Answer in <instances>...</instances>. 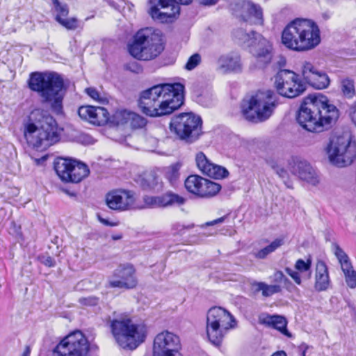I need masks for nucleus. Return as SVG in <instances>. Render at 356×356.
<instances>
[{
	"label": "nucleus",
	"instance_id": "1",
	"mask_svg": "<svg viewBox=\"0 0 356 356\" xmlns=\"http://www.w3.org/2000/svg\"><path fill=\"white\" fill-rule=\"evenodd\" d=\"M184 89L179 83L154 86L141 92L138 106L150 117L169 115L183 104Z\"/></svg>",
	"mask_w": 356,
	"mask_h": 356
},
{
	"label": "nucleus",
	"instance_id": "2",
	"mask_svg": "<svg viewBox=\"0 0 356 356\" xmlns=\"http://www.w3.org/2000/svg\"><path fill=\"white\" fill-rule=\"evenodd\" d=\"M339 110L329 103L327 97L317 95L307 97L301 104L297 121L311 132H321L339 118Z\"/></svg>",
	"mask_w": 356,
	"mask_h": 356
},
{
	"label": "nucleus",
	"instance_id": "3",
	"mask_svg": "<svg viewBox=\"0 0 356 356\" xmlns=\"http://www.w3.org/2000/svg\"><path fill=\"white\" fill-rule=\"evenodd\" d=\"M24 136L27 143L37 149H45L60 140L55 119L46 111L33 110L24 124Z\"/></svg>",
	"mask_w": 356,
	"mask_h": 356
},
{
	"label": "nucleus",
	"instance_id": "4",
	"mask_svg": "<svg viewBox=\"0 0 356 356\" xmlns=\"http://www.w3.org/2000/svg\"><path fill=\"white\" fill-rule=\"evenodd\" d=\"M321 42L320 30L312 20L297 18L289 23L282 33V43L296 51H306Z\"/></svg>",
	"mask_w": 356,
	"mask_h": 356
},
{
	"label": "nucleus",
	"instance_id": "5",
	"mask_svg": "<svg viewBox=\"0 0 356 356\" xmlns=\"http://www.w3.org/2000/svg\"><path fill=\"white\" fill-rule=\"evenodd\" d=\"M29 86L38 92L44 102L50 104L53 112L60 114L63 111V79L55 72H34L31 74Z\"/></svg>",
	"mask_w": 356,
	"mask_h": 356
},
{
	"label": "nucleus",
	"instance_id": "6",
	"mask_svg": "<svg viewBox=\"0 0 356 356\" xmlns=\"http://www.w3.org/2000/svg\"><path fill=\"white\" fill-rule=\"evenodd\" d=\"M164 49L162 34L152 28L139 30L128 45L129 54L138 60H150L159 56Z\"/></svg>",
	"mask_w": 356,
	"mask_h": 356
},
{
	"label": "nucleus",
	"instance_id": "7",
	"mask_svg": "<svg viewBox=\"0 0 356 356\" xmlns=\"http://www.w3.org/2000/svg\"><path fill=\"white\" fill-rule=\"evenodd\" d=\"M277 97L270 90L259 91L241 105L244 118L252 122H261L268 119L276 107Z\"/></svg>",
	"mask_w": 356,
	"mask_h": 356
},
{
	"label": "nucleus",
	"instance_id": "8",
	"mask_svg": "<svg viewBox=\"0 0 356 356\" xmlns=\"http://www.w3.org/2000/svg\"><path fill=\"white\" fill-rule=\"evenodd\" d=\"M232 34L237 42L251 47L250 51L258 68H264L271 62L273 45L268 39L255 31L247 32L243 28L235 29Z\"/></svg>",
	"mask_w": 356,
	"mask_h": 356
},
{
	"label": "nucleus",
	"instance_id": "9",
	"mask_svg": "<svg viewBox=\"0 0 356 356\" xmlns=\"http://www.w3.org/2000/svg\"><path fill=\"white\" fill-rule=\"evenodd\" d=\"M330 161L339 167L353 163L356 159V142L351 133L345 131L333 137L327 147Z\"/></svg>",
	"mask_w": 356,
	"mask_h": 356
},
{
	"label": "nucleus",
	"instance_id": "10",
	"mask_svg": "<svg viewBox=\"0 0 356 356\" xmlns=\"http://www.w3.org/2000/svg\"><path fill=\"white\" fill-rule=\"evenodd\" d=\"M232 315L220 307H211L207 316V334L211 343L220 346L227 331L235 326Z\"/></svg>",
	"mask_w": 356,
	"mask_h": 356
},
{
	"label": "nucleus",
	"instance_id": "11",
	"mask_svg": "<svg viewBox=\"0 0 356 356\" xmlns=\"http://www.w3.org/2000/svg\"><path fill=\"white\" fill-rule=\"evenodd\" d=\"M110 327L115 341L124 349H136L145 340V334L138 330V325L132 323L130 318L113 319Z\"/></svg>",
	"mask_w": 356,
	"mask_h": 356
},
{
	"label": "nucleus",
	"instance_id": "12",
	"mask_svg": "<svg viewBox=\"0 0 356 356\" xmlns=\"http://www.w3.org/2000/svg\"><path fill=\"white\" fill-rule=\"evenodd\" d=\"M53 356H95L87 338L79 330L63 339L53 350Z\"/></svg>",
	"mask_w": 356,
	"mask_h": 356
},
{
	"label": "nucleus",
	"instance_id": "13",
	"mask_svg": "<svg viewBox=\"0 0 356 356\" xmlns=\"http://www.w3.org/2000/svg\"><path fill=\"white\" fill-rule=\"evenodd\" d=\"M170 128L180 139L193 143L200 134L201 119L193 113H182L172 118Z\"/></svg>",
	"mask_w": 356,
	"mask_h": 356
},
{
	"label": "nucleus",
	"instance_id": "14",
	"mask_svg": "<svg viewBox=\"0 0 356 356\" xmlns=\"http://www.w3.org/2000/svg\"><path fill=\"white\" fill-rule=\"evenodd\" d=\"M274 84L278 94L287 98H295L306 89L299 75L289 70H280L275 76Z\"/></svg>",
	"mask_w": 356,
	"mask_h": 356
},
{
	"label": "nucleus",
	"instance_id": "15",
	"mask_svg": "<svg viewBox=\"0 0 356 356\" xmlns=\"http://www.w3.org/2000/svg\"><path fill=\"white\" fill-rule=\"evenodd\" d=\"M54 168L59 178H87L90 175L88 165L70 157H57Z\"/></svg>",
	"mask_w": 356,
	"mask_h": 356
},
{
	"label": "nucleus",
	"instance_id": "16",
	"mask_svg": "<svg viewBox=\"0 0 356 356\" xmlns=\"http://www.w3.org/2000/svg\"><path fill=\"white\" fill-rule=\"evenodd\" d=\"M192 0H149V14L161 22H170L179 14V4L188 5Z\"/></svg>",
	"mask_w": 356,
	"mask_h": 356
},
{
	"label": "nucleus",
	"instance_id": "17",
	"mask_svg": "<svg viewBox=\"0 0 356 356\" xmlns=\"http://www.w3.org/2000/svg\"><path fill=\"white\" fill-rule=\"evenodd\" d=\"M137 284L136 270L129 263L120 264L108 278V286L111 288L131 289Z\"/></svg>",
	"mask_w": 356,
	"mask_h": 356
},
{
	"label": "nucleus",
	"instance_id": "18",
	"mask_svg": "<svg viewBox=\"0 0 356 356\" xmlns=\"http://www.w3.org/2000/svg\"><path fill=\"white\" fill-rule=\"evenodd\" d=\"M135 193L125 189H115L106 195V205L113 210L127 211L134 208Z\"/></svg>",
	"mask_w": 356,
	"mask_h": 356
},
{
	"label": "nucleus",
	"instance_id": "19",
	"mask_svg": "<svg viewBox=\"0 0 356 356\" xmlns=\"http://www.w3.org/2000/svg\"><path fill=\"white\" fill-rule=\"evenodd\" d=\"M179 337L168 331L156 335L154 341L153 356H175L179 348Z\"/></svg>",
	"mask_w": 356,
	"mask_h": 356
},
{
	"label": "nucleus",
	"instance_id": "20",
	"mask_svg": "<svg viewBox=\"0 0 356 356\" xmlns=\"http://www.w3.org/2000/svg\"><path fill=\"white\" fill-rule=\"evenodd\" d=\"M184 186L189 193L200 197L213 196L221 188L219 184L211 179H185Z\"/></svg>",
	"mask_w": 356,
	"mask_h": 356
},
{
	"label": "nucleus",
	"instance_id": "21",
	"mask_svg": "<svg viewBox=\"0 0 356 356\" xmlns=\"http://www.w3.org/2000/svg\"><path fill=\"white\" fill-rule=\"evenodd\" d=\"M235 15L244 22L261 25L264 23L261 8L249 1L236 4Z\"/></svg>",
	"mask_w": 356,
	"mask_h": 356
},
{
	"label": "nucleus",
	"instance_id": "22",
	"mask_svg": "<svg viewBox=\"0 0 356 356\" xmlns=\"http://www.w3.org/2000/svg\"><path fill=\"white\" fill-rule=\"evenodd\" d=\"M78 115L82 120L98 126L106 124L110 119L109 113L102 106H80L78 109Z\"/></svg>",
	"mask_w": 356,
	"mask_h": 356
},
{
	"label": "nucleus",
	"instance_id": "23",
	"mask_svg": "<svg viewBox=\"0 0 356 356\" xmlns=\"http://www.w3.org/2000/svg\"><path fill=\"white\" fill-rule=\"evenodd\" d=\"M195 162L198 169L209 178H226L229 175L225 167L211 163L202 152L196 154Z\"/></svg>",
	"mask_w": 356,
	"mask_h": 356
},
{
	"label": "nucleus",
	"instance_id": "24",
	"mask_svg": "<svg viewBox=\"0 0 356 356\" xmlns=\"http://www.w3.org/2000/svg\"><path fill=\"white\" fill-rule=\"evenodd\" d=\"M143 202L145 206L140 207L141 209L167 207L173 205L181 206L185 203L186 199L177 194L168 192L161 196L145 195Z\"/></svg>",
	"mask_w": 356,
	"mask_h": 356
},
{
	"label": "nucleus",
	"instance_id": "25",
	"mask_svg": "<svg viewBox=\"0 0 356 356\" xmlns=\"http://www.w3.org/2000/svg\"><path fill=\"white\" fill-rule=\"evenodd\" d=\"M216 70L222 74L241 72L242 63L240 56L232 52L220 55L216 62Z\"/></svg>",
	"mask_w": 356,
	"mask_h": 356
},
{
	"label": "nucleus",
	"instance_id": "26",
	"mask_svg": "<svg viewBox=\"0 0 356 356\" xmlns=\"http://www.w3.org/2000/svg\"><path fill=\"white\" fill-rule=\"evenodd\" d=\"M52 10L55 13V20L67 30H75L78 28V19L76 17L67 18L69 7L67 3L59 0H51Z\"/></svg>",
	"mask_w": 356,
	"mask_h": 356
},
{
	"label": "nucleus",
	"instance_id": "27",
	"mask_svg": "<svg viewBox=\"0 0 356 356\" xmlns=\"http://www.w3.org/2000/svg\"><path fill=\"white\" fill-rule=\"evenodd\" d=\"M259 321L262 324L279 330L284 335L288 337H291V333L286 328L287 321L284 317L278 315H266L262 318L260 317Z\"/></svg>",
	"mask_w": 356,
	"mask_h": 356
},
{
	"label": "nucleus",
	"instance_id": "28",
	"mask_svg": "<svg viewBox=\"0 0 356 356\" xmlns=\"http://www.w3.org/2000/svg\"><path fill=\"white\" fill-rule=\"evenodd\" d=\"M330 284L328 271L325 262L318 261L316 268L315 289L318 291H325Z\"/></svg>",
	"mask_w": 356,
	"mask_h": 356
},
{
	"label": "nucleus",
	"instance_id": "29",
	"mask_svg": "<svg viewBox=\"0 0 356 356\" xmlns=\"http://www.w3.org/2000/svg\"><path fill=\"white\" fill-rule=\"evenodd\" d=\"M292 172L298 178H314V170L305 160L298 159L294 161Z\"/></svg>",
	"mask_w": 356,
	"mask_h": 356
},
{
	"label": "nucleus",
	"instance_id": "30",
	"mask_svg": "<svg viewBox=\"0 0 356 356\" xmlns=\"http://www.w3.org/2000/svg\"><path fill=\"white\" fill-rule=\"evenodd\" d=\"M82 179H60L56 186L60 191L70 196H75L79 187V184Z\"/></svg>",
	"mask_w": 356,
	"mask_h": 356
},
{
	"label": "nucleus",
	"instance_id": "31",
	"mask_svg": "<svg viewBox=\"0 0 356 356\" xmlns=\"http://www.w3.org/2000/svg\"><path fill=\"white\" fill-rule=\"evenodd\" d=\"M141 189L149 193H159L163 190V184L158 179H135Z\"/></svg>",
	"mask_w": 356,
	"mask_h": 356
},
{
	"label": "nucleus",
	"instance_id": "32",
	"mask_svg": "<svg viewBox=\"0 0 356 356\" xmlns=\"http://www.w3.org/2000/svg\"><path fill=\"white\" fill-rule=\"evenodd\" d=\"M252 287L255 292L261 291L264 297H269L281 291V287L279 285H268L261 282H252Z\"/></svg>",
	"mask_w": 356,
	"mask_h": 356
},
{
	"label": "nucleus",
	"instance_id": "33",
	"mask_svg": "<svg viewBox=\"0 0 356 356\" xmlns=\"http://www.w3.org/2000/svg\"><path fill=\"white\" fill-rule=\"evenodd\" d=\"M340 90L342 95L347 99H353L356 95L355 81L345 77L340 81Z\"/></svg>",
	"mask_w": 356,
	"mask_h": 356
},
{
	"label": "nucleus",
	"instance_id": "34",
	"mask_svg": "<svg viewBox=\"0 0 356 356\" xmlns=\"http://www.w3.org/2000/svg\"><path fill=\"white\" fill-rule=\"evenodd\" d=\"M284 244V241L282 238H276L270 245L261 249L254 254L255 257L257 259H265L268 254L275 252L278 248Z\"/></svg>",
	"mask_w": 356,
	"mask_h": 356
},
{
	"label": "nucleus",
	"instance_id": "35",
	"mask_svg": "<svg viewBox=\"0 0 356 356\" xmlns=\"http://www.w3.org/2000/svg\"><path fill=\"white\" fill-rule=\"evenodd\" d=\"M330 84V79L328 76L323 72L318 71L314 74L313 79L309 83V85L318 89H323L327 88Z\"/></svg>",
	"mask_w": 356,
	"mask_h": 356
},
{
	"label": "nucleus",
	"instance_id": "36",
	"mask_svg": "<svg viewBox=\"0 0 356 356\" xmlns=\"http://www.w3.org/2000/svg\"><path fill=\"white\" fill-rule=\"evenodd\" d=\"M346 278V282L351 289L356 287V271L353 269L350 263H346L341 268Z\"/></svg>",
	"mask_w": 356,
	"mask_h": 356
},
{
	"label": "nucleus",
	"instance_id": "37",
	"mask_svg": "<svg viewBox=\"0 0 356 356\" xmlns=\"http://www.w3.org/2000/svg\"><path fill=\"white\" fill-rule=\"evenodd\" d=\"M318 70H317L314 65L309 62H304L302 65V75L309 84L311 81L313 79V77L315 74Z\"/></svg>",
	"mask_w": 356,
	"mask_h": 356
},
{
	"label": "nucleus",
	"instance_id": "38",
	"mask_svg": "<svg viewBox=\"0 0 356 356\" xmlns=\"http://www.w3.org/2000/svg\"><path fill=\"white\" fill-rule=\"evenodd\" d=\"M131 111L127 110L117 111L113 115V122L118 125L124 124L130 122Z\"/></svg>",
	"mask_w": 356,
	"mask_h": 356
},
{
	"label": "nucleus",
	"instance_id": "39",
	"mask_svg": "<svg viewBox=\"0 0 356 356\" xmlns=\"http://www.w3.org/2000/svg\"><path fill=\"white\" fill-rule=\"evenodd\" d=\"M129 123L131 127L134 129H141L146 125L147 120L144 117L131 112Z\"/></svg>",
	"mask_w": 356,
	"mask_h": 356
},
{
	"label": "nucleus",
	"instance_id": "40",
	"mask_svg": "<svg viewBox=\"0 0 356 356\" xmlns=\"http://www.w3.org/2000/svg\"><path fill=\"white\" fill-rule=\"evenodd\" d=\"M86 94L95 101L101 104L108 103V99L104 95H102L96 88L90 87L85 90Z\"/></svg>",
	"mask_w": 356,
	"mask_h": 356
},
{
	"label": "nucleus",
	"instance_id": "41",
	"mask_svg": "<svg viewBox=\"0 0 356 356\" xmlns=\"http://www.w3.org/2000/svg\"><path fill=\"white\" fill-rule=\"evenodd\" d=\"M334 253L341 264V268L346 263H350L348 255L346 252L339 247V245L333 244Z\"/></svg>",
	"mask_w": 356,
	"mask_h": 356
},
{
	"label": "nucleus",
	"instance_id": "42",
	"mask_svg": "<svg viewBox=\"0 0 356 356\" xmlns=\"http://www.w3.org/2000/svg\"><path fill=\"white\" fill-rule=\"evenodd\" d=\"M194 227V224H189L187 225H182L179 222H175L172 225V232L174 235H183L186 231Z\"/></svg>",
	"mask_w": 356,
	"mask_h": 356
},
{
	"label": "nucleus",
	"instance_id": "43",
	"mask_svg": "<svg viewBox=\"0 0 356 356\" xmlns=\"http://www.w3.org/2000/svg\"><path fill=\"white\" fill-rule=\"evenodd\" d=\"M201 62V56L199 54L192 55L185 65V69L191 71L195 69Z\"/></svg>",
	"mask_w": 356,
	"mask_h": 356
},
{
	"label": "nucleus",
	"instance_id": "44",
	"mask_svg": "<svg viewBox=\"0 0 356 356\" xmlns=\"http://www.w3.org/2000/svg\"><path fill=\"white\" fill-rule=\"evenodd\" d=\"M311 265V260L308 259L307 261H305L303 259H299L296 262L295 268L299 272H306L310 270Z\"/></svg>",
	"mask_w": 356,
	"mask_h": 356
},
{
	"label": "nucleus",
	"instance_id": "45",
	"mask_svg": "<svg viewBox=\"0 0 356 356\" xmlns=\"http://www.w3.org/2000/svg\"><path fill=\"white\" fill-rule=\"evenodd\" d=\"M99 298L96 296L83 297L79 299V302L84 306H95L99 303Z\"/></svg>",
	"mask_w": 356,
	"mask_h": 356
},
{
	"label": "nucleus",
	"instance_id": "46",
	"mask_svg": "<svg viewBox=\"0 0 356 356\" xmlns=\"http://www.w3.org/2000/svg\"><path fill=\"white\" fill-rule=\"evenodd\" d=\"M273 280L275 282L283 283L286 284L289 283V279L283 274L282 271L277 270L273 275Z\"/></svg>",
	"mask_w": 356,
	"mask_h": 356
},
{
	"label": "nucleus",
	"instance_id": "47",
	"mask_svg": "<svg viewBox=\"0 0 356 356\" xmlns=\"http://www.w3.org/2000/svg\"><path fill=\"white\" fill-rule=\"evenodd\" d=\"M285 271L289 276H291L297 284H301V278L298 272L293 270L290 268H286Z\"/></svg>",
	"mask_w": 356,
	"mask_h": 356
},
{
	"label": "nucleus",
	"instance_id": "48",
	"mask_svg": "<svg viewBox=\"0 0 356 356\" xmlns=\"http://www.w3.org/2000/svg\"><path fill=\"white\" fill-rule=\"evenodd\" d=\"M302 186L310 189V186H316L318 184V179H300Z\"/></svg>",
	"mask_w": 356,
	"mask_h": 356
},
{
	"label": "nucleus",
	"instance_id": "49",
	"mask_svg": "<svg viewBox=\"0 0 356 356\" xmlns=\"http://www.w3.org/2000/svg\"><path fill=\"white\" fill-rule=\"evenodd\" d=\"M312 348V347L309 346L305 343H301L298 347L300 351L301 352V356H306L307 351Z\"/></svg>",
	"mask_w": 356,
	"mask_h": 356
},
{
	"label": "nucleus",
	"instance_id": "50",
	"mask_svg": "<svg viewBox=\"0 0 356 356\" xmlns=\"http://www.w3.org/2000/svg\"><path fill=\"white\" fill-rule=\"evenodd\" d=\"M42 263L49 267H52L55 266V261L51 257H47Z\"/></svg>",
	"mask_w": 356,
	"mask_h": 356
},
{
	"label": "nucleus",
	"instance_id": "51",
	"mask_svg": "<svg viewBox=\"0 0 356 356\" xmlns=\"http://www.w3.org/2000/svg\"><path fill=\"white\" fill-rule=\"evenodd\" d=\"M98 219H99V222H101L102 224L107 225V226L113 227V226H116L118 225V223H116V222H109L108 220L102 218L99 215H98Z\"/></svg>",
	"mask_w": 356,
	"mask_h": 356
},
{
	"label": "nucleus",
	"instance_id": "52",
	"mask_svg": "<svg viewBox=\"0 0 356 356\" xmlns=\"http://www.w3.org/2000/svg\"><path fill=\"white\" fill-rule=\"evenodd\" d=\"M13 229V232L17 236L21 235V227L17 226L15 222H11V227L10 229Z\"/></svg>",
	"mask_w": 356,
	"mask_h": 356
},
{
	"label": "nucleus",
	"instance_id": "53",
	"mask_svg": "<svg viewBox=\"0 0 356 356\" xmlns=\"http://www.w3.org/2000/svg\"><path fill=\"white\" fill-rule=\"evenodd\" d=\"M225 217H221V218H218L216 220H214L213 221L207 222L206 223V225L211 226V225H216V224H218V223L222 222L225 220Z\"/></svg>",
	"mask_w": 356,
	"mask_h": 356
},
{
	"label": "nucleus",
	"instance_id": "54",
	"mask_svg": "<svg viewBox=\"0 0 356 356\" xmlns=\"http://www.w3.org/2000/svg\"><path fill=\"white\" fill-rule=\"evenodd\" d=\"M201 4L211 6L216 4L218 0H199Z\"/></svg>",
	"mask_w": 356,
	"mask_h": 356
},
{
	"label": "nucleus",
	"instance_id": "55",
	"mask_svg": "<svg viewBox=\"0 0 356 356\" xmlns=\"http://www.w3.org/2000/svg\"><path fill=\"white\" fill-rule=\"evenodd\" d=\"M284 184H285V186L289 188H293V183H292V179H286L284 181Z\"/></svg>",
	"mask_w": 356,
	"mask_h": 356
},
{
	"label": "nucleus",
	"instance_id": "56",
	"mask_svg": "<svg viewBox=\"0 0 356 356\" xmlns=\"http://www.w3.org/2000/svg\"><path fill=\"white\" fill-rule=\"evenodd\" d=\"M31 349L29 346H26L22 356H30Z\"/></svg>",
	"mask_w": 356,
	"mask_h": 356
},
{
	"label": "nucleus",
	"instance_id": "57",
	"mask_svg": "<svg viewBox=\"0 0 356 356\" xmlns=\"http://www.w3.org/2000/svg\"><path fill=\"white\" fill-rule=\"evenodd\" d=\"M271 356H286V354L284 351H277L273 354Z\"/></svg>",
	"mask_w": 356,
	"mask_h": 356
},
{
	"label": "nucleus",
	"instance_id": "58",
	"mask_svg": "<svg viewBox=\"0 0 356 356\" xmlns=\"http://www.w3.org/2000/svg\"><path fill=\"white\" fill-rule=\"evenodd\" d=\"M82 137L84 139V140L88 143H90V140H92V138L88 135H82Z\"/></svg>",
	"mask_w": 356,
	"mask_h": 356
},
{
	"label": "nucleus",
	"instance_id": "59",
	"mask_svg": "<svg viewBox=\"0 0 356 356\" xmlns=\"http://www.w3.org/2000/svg\"><path fill=\"white\" fill-rule=\"evenodd\" d=\"M179 165L178 164H177V165H175V166H173V167H172V170H173V172H174V175H173L174 176H177V175L175 174V171L178 170H179Z\"/></svg>",
	"mask_w": 356,
	"mask_h": 356
},
{
	"label": "nucleus",
	"instance_id": "60",
	"mask_svg": "<svg viewBox=\"0 0 356 356\" xmlns=\"http://www.w3.org/2000/svg\"><path fill=\"white\" fill-rule=\"evenodd\" d=\"M186 178H195V179H197V178H202L201 176L200 175H188Z\"/></svg>",
	"mask_w": 356,
	"mask_h": 356
},
{
	"label": "nucleus",
	"instance_id": "61",
	"mask_svg": "<svg viewBox=\"0 0 356 356\" xmlns=\"http://www.w3.org/2000/svg\"><path fill=\"white\" fill-rule=\"evenodd\" d=\"M113 238L114 240H118V239H120L121 238V236H113Z\"/></svg>",
	"mask_w": 356,
	"mask_h": 356
}]
</instances>
